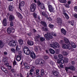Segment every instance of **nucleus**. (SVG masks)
Instances as JSON below:
<instances>
[{"label": "nucleus", "instance_id": "nucleus-1", "mask_svg": "<svg viewBox=\"0 0 77 77\" xmlns=\"http://www.w3.org/2000/svg\"><path fill=\"white\" fill-rule=\"evenodd\" d=\"M49 45L51 47L53 48L54 49H55L56 48H59L60 47L58 43L54 42L53 41H52V43L50 44Z\"/></svg>", "mask_w": 77, "mask_h": 77}, {"label": "nucleus", "instance_id": "nucleus-2", "mask_svg": "<svg viewBox=\"0 0 77 77\" xmlns=\"http://www.w3.org/2000/svg\"><path fill=\"white\" fill-rule=\"evenodd\" d=\"M44 63H45L44 60L41 59H38L37 60V62H35V63L36 65L40 64V65H44Z\"/></svg>", "mask_w": 77, "mask_h": 77}, {"label": "nucleus", "instance_id": "nucleus-3", "mask_svg": "<svg viewBox=\"0 0 77 77\" xmlns=\"http://www.w3.org/2000/svg\"><path fill=\"white\" fill-rule=\"evenodd\" d=\"M45 38L47 40H49L50 39L53 38V36L51 35V34L49 32H47L46 34H45L44 35Z\"/></svg>", "mask_w": 77, "mask_h": 77}, {"label": "nucleus", "instance_id": "nucleus-4", "mask_svg": "<svg viewBox=\"0 0 77 77\" xmlns=\"http://www.w3.org/2000/svg\"><path fill=\"white\" fill-rule=\"evenodd\" d=\"M17 42L11 40L8 43L9 46L11 47H15L17 45Z\"/></svg>", "mask_w": 77, "mask_h": 77}, {"label": "nucleus", "instance_id": "nucleus-5", "mask_svg": "<svg viewBox=\"0 0 77 77\" xmlns=\"http://www.w3.org/2000/svg\"><path fill=\"white\" fill-rule=\"evenodd\" d=\"M24 4H25V2L24 1H22L19 4V8L20 10L21 11H23L24 8H22V7H23L24 6Z\"/></svg>", "mask_w": 77, "mask_h": 77}, {"label": "nucleus", "instance_id": "nucleus-6", "mask_svg": "<svg viewBox=\"0 0 77 77\" xmlns=\"http://www.w3.org/2000/svg\"><path fill=\"white\" fill-rule=\"evenodd\" d=\"M38 6L40 7L42 9H45V6L43 3H41L39 1L37 2Z\"/></svg>", "mask_w": 77, "mask_h": 77}, {"label": "nucleus", "instance_id": "nucleus-7", "mask_svg": "<svg viewBox=\"0 0 77 77\" xmlns=\"http://www.w3.org/2000/svg\"><path fill=\"white\" fill-rule=\"evenodd\" d=\"M16 51L18 54H21L22 53L21 51V48L18 45H17L16 47Z\"/></svg>", "mask_w": 77, "mask_h": 77}, {"label": "nucleus", "instance_id": "nucleus-8", "mask_svg": "<svg viewBox=\"0 0 77 77\" xmlns=\"http://www.w3.org/2000/svg\"><path fill=\"white\" fill-rule=\"evenodd\" d=\"M48 8L49 11L50 12H55V10H54V8L51 6V5H49L48 6Z\"/></svg>", "mask_w": 77, "mask_h": 77}, {"label": "nucleus", "instance_id": "nucleus-9", "mask_svg": "<svg viewBox=\"0 0 77 77\" xmlns=\"http://www.w3.org/2000/svg\"><path fill=\"white\" fill-rule=\"evenodd\" d=\"M36 9V5L34 4H32L30 7V11L31 12H34Z\"/></svg>", "mask_w": 77, "mask_h": 77}, {"label": "nucleus", "instance_id": "nucleus-10", "mask_svg": "<svg viewBox=\"0 0 77 77\" xmlns=\"http://www.w3.org/2000/svg\"><path fill=\"white\" fill-rule=\"evenodd\" d=\"M62 47L63 48H67V49H69V50H71V49H72V47L70 46L69 44L68 45L64 44H63L62 45Z\"/></svg>", "mask_w": 77, "mask_h": 77}, {"label": "nucleus", "instance_id": "nucleus-11", "mask_svg": "<svg viewBox=\"0 0 77 77\" xmlns=\"http://www.w3.org/2000/svg\"><path fill=\"white\" fill-rule=\"evenodd\" d=\"M57 22L58 24L59 25H62V20L61 18L59 17H58L57 19Z\"/></svg>", "mask_w": 77, "mask_h": 77}, {"label": "nucleus", "instance_id": "nucleus-12", "mask_svg": "<svg viewBox=\"0 0 77 77\" xmlns=\"http://www.w3.org/2000/svg\"><path fill=\"white\" fill-rule=\"evenodd\" d=\"M30 56L32 58V59H35V57H36V55H35V54L34 53L33 51H30Z\"/></svg>", "mask_w": 77, "mask_h": 77}, {"label": "nucleus", "instance_id": "nucleus-13", "mask_svg": "<svg viewBox=\"0 0 77 77\" xmlns=\"http://www.w3.org/2000/svg\"><path fill=\"white\" fill-rule=\"evenodd\" d=\"M3 21L2 24L3 26H6L8 23V20H7L6 19H4L3 20Z\"/></svg>", "mask_w": 77, "mask_h": 77}, {"label": "nucleus", "instance_id": "nucleus-14", "mask_svg": "<svg viewBox=\"0 0 77 77\" xmlns=\"http://www.w3.org/2000/svg\"><path fill=\"white\" fill-rule=\"evenodd\" d=\"M57 63H61V64H63L64 63V60L63 59H58L57 60Z\"/></svg>", "mask_w": 77, "mask_h": 77}, {"label": "nucleus", "instance_id": "nucleus-15", "mask_svg": "<svg viewBox=\"0 0 77 77\" xmlns=\"http://www.w3.org/2000/svg\"><path fill=\"white\" fill-rule=\"evenodd\" d=\"M27 44H28V45H33L34 44V42L32 41H28L27 42Z\"/></svg>", "mask_w": 77, "mask_h": 77}, {"label": "nucleus", "instance_id": "nucleus-16", "mask_svg": "<svg viewBox=\"0 0 77 77\" xmlns=\"http://www.w3.org/2000/svg\"><path fill=\"white\" fill-rule=\"evenodd\" d=\"M49 51L50 53L52 54H55V51L54 50L51 49L50 48L49 49Z\"/></svg>", "mask_w": 77, "mask_h": 77}, {"label": "nucleus", "instance_id": "nucleus-17", "mask_svg": "<svg viewBox=\"0 0 77 77\" xmlns=\"http://www.w3.org/2000/svg\"><path fill=\"white\" fill-rule=\"evenodd\" d=\"M16 59L17 61H20L21 59V55H17Z\"/></svg>", "mask_w": 77, "mask_h": 77}, {"label": "nucleus", "instance_id": "nucleus-18", "mask_svg": "<svg viewBox=\"0 0 77 77\" xmlns=\"http://www.w3.org/2000/svg\"><path fill=\"white\" fill-rule=\"evenodd\" d=\"M61 32L64 35H65L66 33V30L63 28H62L61 29Z\"/></svg>", "mask_w": 77, "mask_h": 77}, {"label": "nucleus", "instance_id": "nucleus-19", "mask_svg": "<svg viewBox=\"0 0 77 77\" xmlns=\"http://www.w3.org/2000/svg\"><path fill=\"white\" fill-rule=\"evenodd\" d=\"M14 20V16L12 15H10L9 18V21H13Z\"/></svg>", "mask_w": 77, "mask_h": 77}, {"label": "nucleus", "instance_id": "nucleus-20", "mask_svg": "<svg viewBox=\"0 0 77 77\" xmlns=\"http://www.w3.org/2000/svg\"><path fill=\"white\" fill-rule=\"evenodd\" d=\"M8 9L10 11H12L14 10V6L13 5H10L9 6Z\"/></svg>", "mask_w": 77, "mask_h": 77}, {"label": "nucleus", "instance_id": "nucleus-21", "mask_svg": "<svg viewBox=\"0 0 77 77\" xmlns=\"http://www.w3.org/2000/svg\"><path fill=\"white\" fill-rule=\"evenodd\" d=\"M40 13L41 14H42V15L43 16H45V17L47 18H48V16L46 14V13H45V12H40Z\"/></svg>", "mask_w": 77, "mask_h": 77}, {"label": "nucleus", "instance_id": "nucleus-22", "mask_svg": "<svg viewBox=\"0 0 77 77\" xmlns=\"http://www.w3.org/2000/svg\"><path fill=\"white\" fill-rule=\"evenodd\" d=\"M24 51V53L27 55H29V54H30V50L29 49H28L27 50L25 51Z\"/></svg>", "mask_w": 77, "mask_h": 77}, {"label": "nucleus", "instance_id": "nucleus-23", "mask_svg": "<svg viewBox=\"0 0 77 77\" xmlns=\"http://www.w3.org/2000/svg\"><path fill=\"white\" fill-rule=\"evenodd\" d=\"M64 40L66 43H67L68 44H70V42H69V41L68 40V39H67L66 38H64Z\"/></svg>", "mask_w": 77, "mask_h": 77}, {"label": "nucleus", "instance_id": "nucleus-24", "mask_svg": "<svg viewBox=\"0 0 77 77\" xmlns=\"http://www.w3.org/2000/svg\"><path fill=\"white\" fill-rule=\"evenodd\" d=\"M17 16L20 19H22V18H23V16H22V15L19 13H18L17 14Z\"/></svg>", "mask_w": 77, "mask_h": 77}, {"label": "nucleus", "instance_id": "nucleus-25", "mask_svg": "<svg viewBox=\"0 0 77 77\" xmlns=\"http://www.w3.org/2000/svg\"><path fill=\"white\" fill-rule=\"evenodd\" d=\"M7 30L8 33H12V29L10 28H8L7 29Z\"/></svg>", "mask_w": 77, "mask_h": 77}, {"label": "nucleus", "instance_id": "nucleus-26", "mask_svg": "<svg viewBox=\"0 0 77 77\" xmlns=\"http://www.w3.org/2000/svg\"><path fill=\"white\" fill-rule=\"evenodd\" d=\"M53 74L54 75L56 76V75H57L59 74V72L57 71H53Z\"/></svg>", "mask_w": 77, "mask_h": 77}, {"label": "nucleus", "instance_id": "nucleus-27", "mask_svg": "<svg viewBox=\"0 0 77 77\" xmlns=\"http://www.w3.org/2000/svg\"><path fill=\"white\" fill-rule=\"evenodd\" d=\"M63 14L64 15L66 19H68L69 18V16H68V15L65 13H63Z\"/></svg>", "mask_w": 77, "mask_h": 77}, {"label": "nucleus", "instance_id": "nucleus-28", "mask_svg": "<svg viewBox=\"0 0 77 77\" xmlns=\"http://www.w3.org/2000/svg\"><path fill=\"white\" fill-rule=\"evenodd\" d=\"M71 45L72 46V47H73V48H76V45H75L74 42H72Z\"/></svg>", "mask_w": 77, "mask_h": 77}, {"label": "nucleus", "instance_id": "nucleus-29", "mask_svg": "<svg viewBox=\"0 0 77 77\" xmlns=\"http://www.w3.org/2000/svg\"><path fill=\"white\" fill-rule=\"evenodd\" d=\"M59 1L60 3H66L67 2L66 0H59Z\"/></svg>", "mask_w": 77, "mask_h": 77}, {"label": "nucleus", "instance_id": "nucleus-30", "mask_svg": "<svg viewBox=\"0 0 77 77\" xmlns=\"http://www.w3.org/2000/svg\"><path fill=\"white\" fill-rule=\"evenodd\" d=\"M69 68V69H71V70H73L74 71L75 70V67H74L73 66H71Z\"/></svg>", "mask_w": 77, "mask_h": 77}, {"label": "nucleus", "instance_id": "nucleus-31", "mask_svg": "<svg viewBox=\"0 0 77 77\" xmlns=\"http://www.w3.org/2000/svg\"><path fill=\"white\" fill-rule=\"evenodd\" d=\"M3 47V43L2 41H0V48H2Z\"/></svg>", "mask_w": 77, "mask_h": 77}, {"label": "nucleus", "instance_id": "nucleus-32", "mask_svg": "<svg viewBox=\"0 0 77 77\" xmlns=\"http://www.w3.org/2000/svg\"><path fill=\"white\" fill-rule=\"evenodd\" d=\"M41 23L42 24V25L44 26H45V27H46V23H45V22L42 21H41Z\"/></svg>", "mask_w": 77, "mask_h": 77}, {"label": "nucleus", "instance_id": "nucleus-33", "mask_svg": "<svg viewBox=\"0 0 77 77\" xmlns=\"http://www.w3.org/2000/svg\"><path fill=\"white\" fill-rule=\"evenodd\" d=\"M5 65L6 66H9V63L8 62V61H5Z\"/></svg>", "mask_w": 77, "mask_h": 77}, {"label": "nucleus", "instance_id": "nucleus-34", "mask_svg": "<svg viewBox=\"0 0 77 77\" xmlns=\"http://www.w3.org/2000/svg\"><path fill=\"white\" fill-rule=\"evenodd\" d=\"M44 69H42L41 71V75H42V76H43L44 74Z\"/></svg>", "mask_w": 77, "mask_h": 77}, {"label": "nucleus", "instance_id": "nucleus-35", "mask_svg": "<svg viewBox=\"0 0 77 77\" xmlns=\"http://www.w3.org/2000/svg\"><path fill=\"white\" fill-rule=\"evenodd\" d=\"M19 44L20 45H22L23 44V41L22 40H20L19 41Z\"/></svg>", "mask_w": 77, "mask_h": 77}, {"label": "nucleus", "instance_id": "nucleus-36", "mask_svg": "<svg viewBox=\"0 0 77 77\" xmlns=\"http://www.w3.org/2000/svg\"><path fill=\"white\" fill-rule=\"evenodd\" d=\"M64 59L65 60V63H68V59L66 58H64Z\"/></svg>", "mask_w": 77, "mask_h": 77}, {"label": "nucleus", "instance_id": "nucleus-37", "mask_svg": "<svg viewBox=\"0 0 77 77\" xmlns=\"http://www.w3.org/2000/svg\"><path fill=\"white\" fill-rule=\"evenodd\" d=\"M58 57L60 59H62V58H63V56H62V55L60 54V55H58Z\"/></svg>", "mask_w": 77, "mask_h": 77}, {"label": "nucleus", "instance_id": "nucleus-38", "mask_svg": "<svg viewBox=\"0 0 77 77\" xmlns=\"http://www.w3.org/2000/svg\"><path fill=\"white\" fill-rule=\"evenodd\" d=\"M39 37L40 36L38 35H37L35 37V41H36V42L38 41V39Z\"/></svg>", "mask_w": 77, "mask_h": 77}, {"label": "nucleus", "instance_id": "nucleus-39", "mask_svg": "<svg viewBox=\"0 0 77 77\" xmlns=\"http://www.w3.org/2000/svg\"><path fill=\"white\" fill-rule=\"evenodd\" d=\"M40 39L41 41L42 42V41H45V38L44 37H41L40 38Z\"/></svg>", "mask_w": 77, "mask_h": 77}, {"label": "nucleus", "instance_id": "nucleus-40", "mask_svg": "<svg viewBox=\"0 0 77 77\" xmlns=\"http://www.w3.org/2000/svg\"><path fill=\"white\" fill-rule=\"evenodd\" d=\"M63 54L65 56H66L68 54V53L66 52H63Z\"/></svg>", "mask_w": 77, "mask_h": 77}, {"label": "nucleus", "instance_id": "nucleus-41", "mask_svg": "<svg viewBox=\"0 0 77 77\" xmlns=\"http://www.w3.org/2000/svg\"><path fill=\"white\" fill-rule=\"evenodd\" d=\"M49 27L51 28V29H52L54 27V26L51 24H50L49 25Z\"/></svg>", "mask_w": 77, "mask_h": 77}, {"label": "nucleus", "instance_id": "nucleus-42", "mask_svg": "<svg viewBox=\"0 0 77 77\" xmlns=\"http://www.w3.org/2000/svg\"><path fill=\"white\" fill-rule=\"evenodd\" d=\"M39 70L38 69L36 70V73L37 75H39Z\"/></svg>", "mask_w": 77, "mask_h": 77}, {"label": "nucleus", "instance_id": "nucleus-43", "mask_svg": "<svg viewBox=\"0 0 77 77\" xmlns=\"http://www.w3.org/2000/svg\"><path fill=\"white\" fill-rule=\"evenodd\" d=\"M44 59H45V60H46L47 59H48V58H49V57H48V56H45L44 57Z\"/></svg>", "mask_w": 77, "mask_h": 77}, {"label": "nucleus", "instance_id": "nucleus-44", "mask_svg": "<svg viewBox=\"0 0 77 77\" xmlns=\"http://www.w3.org/2000/svg\"><path fill=\"white\" fill-rule=\"evenodd\" d=\"M10 25L11 27H12V26H14V23H13V22L11 21V22L10 23Z\"/></svg>", "mask_w": 77, "mask_h": 77}, {"label": "nucleus", "instance_id": "nucleus-45", "mask_svg": "<svg viewBox=\"0 0 77 77\" xmlns=\"http://www.w3.org/2000/svg\"><path fill=\"white\" fill-rule=\"evenodd\" d=\"M51 33L52 35H53V36H56V34L55 33V32H52Z\"/></svg>", "mask_w": 77, "mask_h": 77}, {"label": "nucleus", "instance_id": "nucleus-46", "mask_svg": "<svg viewBox=\"0 0 77 77\" xmlns=\"http://www.w3.org/2000/svg\"><path fill=\"white\" fill-rule=\"evenodd\" d=\"M33 16H34V18H36V17H37V14H36V13H34L33 14Z\"/></svg>", "mask_w": 77, "mask_h": 77}, {"label": "nucleus", "instance_id": "nucleus-47", "mask_svg": "<svg viewBox=\"0 0 77 77\" xmlns=\"http://www.w3.org/2000/svg\"><path fill=\"white\" fill-rule=\"evenodd\" d=\"M25 68L26 69H29V68H30V67H29V66H27V65L25 66Z\"/></svg>", "mask_w": 77, "mask_h": 77}, {"label": "nucleus", "instance_id": "nucleus-48", "mask_svg": "<svg viewBox=\"0 0 77 77\" xmlns=\"http://www.w3.org/2000/svg\"><path fill=\"white\" fill-rule=\"evenodd\" d=\"M13 64L14 65H17V62L15 61V60H14L13 61Z\"/></svg>", "mask_w": 77, "mask_h": 77}, {"label": "nucleus", "instance_id": "nucleus-49", "mask_svg": "<svg viewBox=\"0 0 77 77\" xmlns=\"http://www.w3.org/2000/svg\"><path fill=\"white\" fill-rule=\"evenodd\" d=\"M1 68L2 69V70H3V71H5V70H6V69L4 67H3V66Z\"/></svg>", "mask_w": 77, "mask_h": 77}, {"label": "nucleus", "instance_id": "nucleus-50", "mask_svg": "<svg viewBox=\"0 0 77 77\" xmlns=\"http://www.w3.org/2000/svg\"><path fill=\"white\" fill-rule=\"evenodd\" d=\"M65 7H66V8H69V5H68L67 4L65 5Z\"/></svg>", "mask_w": 77, "mask_h": 77}, {"label": "nucleus", "instance_id": "nucleus-51", "mask_svg": "<svg viewBox=\"0 0 77 77\" xmlns=\"http://www.w3.org/2000/svg\"><path fill=\"white\" fill-rule=\"evenodd\" d=\"M11 51H12L13 52V53H15V49L12 48L11 49Z\"/></svg>", "mask_w": 77, "mask_h": 77}, {"label": "nucleus", "instance_id": "nucleus-52", "mask_svg": "<svg viewBox=\"0 0 77 77\" xmlns=\"http://www.w3.org/2000/svg\"><path fill=\"white\" fill-rule=\"evenodd\" d=\"M44 31H46V32H48V28H45V29H44Z\"/></svg>", "mask_w": 77, "mask_h": 77}, {"label": "nucleus", "instance_id": "nucleus-53", "mask_svg": "<svg viewBox=\"0 0 77 77\" xmlns=\"http://www.w3.org/2000/svg\"><path fill=\"white\" fill-rule=\"evenodd\" d=\"M67 3L68 5H70V4L71 3V0H69V1H68Z\"/></svg>", "mask_w": 77, "mask_h": 77}, {"label": "nucleus", "instance_id": "nucleus-54", "mask_svg": "<svg viewBox=\"0 0 77 77\" xmlns=\"http://www.w3.org/2000/svg\"><path fill=\"white\" fill-rule=\"evenodd\" d=\"M24 12L26 13V14H27L28 13V11H27V10H24V9L23 10V11H24Z\"/></svg>", "mask_w": 77, "mask_h": 77}, {"label": "nucleus", "instance_id": "nucleus-55", "mask_svg": "<svg viewBox=\"0 0 77 77\" xmlns=\"http://www.w3.org/2000/svg\"><path fill=\"white\" fill-rule=\"evenodd\" d=\"M69 69V67H65L66 70L67 72H68V69Z\"/></svg>", "mask_w": 77, "mask_h": 77}, {"label": "nucleus", "instance_id": "nucleus-56", "mask_svg": "<svg viewBox=\"0 0 77 77\" xmlns=\"http://www.w3.org/2000/svg\"><path fill=\"white\" fill-rule=\"evenodd\" d=\"M27 48H28L26 47V46H25L24 48H23V50H24V51H25V49H27Z\"/></svg>", "mask_w": 77, "mask_h": 77}, {"label": "nucleus", "instance_id": "nucleus-57", "mask_svg": "<svg viewBox=\"0 0 77 77\" xmlns=\"http://www.w3.org/2000/svg\"><path fill=\"white\" fill-rule=\"evenodd\" d=\"M74 10L75 12H77V6H75L74 7Z\"/></svg>", "mask_w": 77, "mask_h": 77}, {"label": "nucleus", "instance_id": "nucleus-58", "mask_svg": "<svg viewBox=\"0 0 77 77\" xmlns=\"http://www.w3.org/2000/svg\"><path fill=\"white\" fill-rule=\"evenodd\" d=\"M35 51L36 52H37L38 51V48H35Z\"/></svg>", "mask_w": 77, "mask_h": 77}, {"label": "nucleus", "instance_id": "nucleus-59", "mask_svg": "<svg viewBox=\"0 0 77 77\" xmlns=\"http://www.w3.org/2000/svg\"><path fill=\"white\" fill-rule=\"evenodd\" d=\"M47 20H49L50 21H52V19L51 17H49L48 18H47Z\"/></svg>", "mask_w": 77, "mask_h": 77}, {"label": "nucleus", "instance_id": "nucleus-60", "mask_svg": "<svg viewBox=\"0 0 77 77\" xmlns=\"http://www.w3.org/2000/svg\"><path fill=\"white\" fill-rule=\"evenodd\" d=\"M5 61H6L5 59H4V58H3V59L2 60V62H4V63H5Z\"/></svg>", "mask_w": 77, "mask_h": 77}, {"label": "nucleus", "instance_id": "nucleus-61", "mask_svg": "<svg viewBox=\"0 0 77 77\" xmlns=\"http://www.w3.org/2000/svg\"><path fill=\"white\" fill-rule=\"evenodd\" d=\"M11 72L12 73H13V72H15V70L14 69H12L11 70Z\"/></svg>", "mask_w": 77, "mask_h": 77}, {"label": "nucleus", "instance_id": "nucleus-62", "mask_svg": "<svg viewBox=\"0 0 77 77\" xmlns=\"http://www.w3.org/2000/svg\"><path fill=\"white\" fill-rule=\"evenodd\" d=\"M48 69H51V67L48 66H47Z\"/></svg>", "mask_w": 77, "mask_h": 77}, {"label": "nucleus", "instance_id": "nucleus-63", "mask_svg": "<svg viewBox=\"0 0 77 77\" xmlns=\"http://www.w3.org/2000/svg\"><path fill=\"white\" fill-rule=\"evenodd\" d=\"M34 71V69H32L30 70V72H33Z\"/></svg>", "mask_w": 77, "mask_h": 77}, {"label": "nucleus", "instance_id": "nucleus-64", "mask_svg": "<svg viewBox=\"0 0 77 77\" xmlns=\"http://www.w3.org/2000/svg\"><path fill=\"white\" fill-rule=\"evenodd\" d=\"M23 65L25 66H26L27 65V64L26 63H23Z\"/></svg>", "mask_w": 77, "mask_h": 77}]
</instances>
